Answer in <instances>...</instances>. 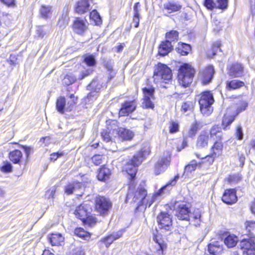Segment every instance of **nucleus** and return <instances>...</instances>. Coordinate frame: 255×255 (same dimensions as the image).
<instances>
[{
  "mask_svg": "<svg viewBox=\"0 0 255 255\" xmlns=\"http://www.w3.org/2000/svg\"><path fill=\"white\" fill-rule=\"evenodd\" d=\"M179 178V175H176L173 179L170 180L165 185L162 187L156 193V195L152 196L150 200L149 197L147 196V191L144 189L140 188L134 193L133 190H131V187H130L127 195L126 201L128 202L131 200V202H137L138 206L145 205L146 207H150L155 201L156 196L157 195H161L162 193L165 192V190L167 192L170 191L172 186L176 184Z\"/></svg>",
  "mask_w": 255,
  "mask_h": 255,
  "instance_id": "obj_1",
  "label": "nucleus"
},
{
  "mask_svg": "<svg viewBox=\"0 0 255 255\" xmlns=\"http://www.w3.org/2000/svg\"><path fill=\"white\" fill-rule=\"evenodd\" d=\"M150 152L149 146L148 145L144 146L125 165V170L130 176L131 180L133 179L135 176L137 170V167L141 164L146 156L148 155Z\"/></svg>",
  "mask_w": 255,
  "mask_h": 255,
  "instance_id": "obj_2",
  "label": "nucleus"
},
{
  "mask_svg": "<svg viewBox=\"0 0 255 255\" xmlns=\"http://www.w3.org/2000/svg\"><path fill=\"white\" fill-rule=\"evenodd\" d=\"M172 72L166 65L159 63L155 68L153 75V81L155 84H160V87L166 88L165 85L171 80Z\"/></svg>",
  "mask_w": 255,
  "mask_h": 255,
  "instance_id": "obj_3",
  "label": "nucleus"
},
{
  "mask_svg": "<svg viewBox=\"0 0 255 255\" xmlns=\"http://www.w3.org/2000/svg\"><path fill=\"white\" fill-rule=\"evenodd\" d=\"M195 73V69L190 65L185 63L181 65L178 75L180 85L185 88L189 86L193 81Z\"/></svg>",
  "mask_w": 255,
  "mask_h": 255,
  "instance_id": "obj_4",
  "label": "nucleus"
},
{
  "mask_svg": "<svg viewBox=\"0 0 255 255\" xmlns=\"http://www.w3.org/2000/svg\"><path fill=\"white\" fill-rule=\"evenodd\" d=\"M201 112L205 115L208 116L213 111L212 105L214 102L213 94L211 91H206L198 96Z\"/></svg>",
  "mask_w": 255,
  "mask_h": 255,
  "instance_id": "obj_5",
  "label": "nucleus"
},
{
  "mask_svg": "<svg viewBox=\"0 0 255 255\" xmlns=\"http://www.w3.org/2000/svg\"><path fill=\"white\" fill-rule=\"evenodd\" d=\"M156 220L161 232L170 234L173 229L172 216L166 212H161L157 216Z\"/></svg>",
  "mask_w": 255,
  "mask_h": 255,
  "instance_id": "obj_6",
  "label": "nucleus"
},
{
  "mask_svg": "<svg viewBox=\"0 0 255 255\" xmlns=\"http://www.w3.org/2000/svg\"><path fill=\"white\" fill-rule=\"evenodd\" d=\"M69 100H66L64 97L60 96L57 98L56 103V108L57 111L61 114L65 111H71L76 103L77 99L73 94L70 96Z\"/></svg>",
  "mask_w": 255,
  "mask_h": 255,
  "instance_id": "obj_7",
  "label": "nucleus"
},
{
  "mask_svg": "<svg viewBox=\"0 0 255 255\" xmlns=\"http://www.w3.org/2000/svg\"><path fill=\"white\" fill-rule=\"evenodd\" d=\"M95 210L101 215L106 216L108 214L112 204L110 200L104 197L98 196L95 199Z\"/></svg>",
  "mask_w": 255,
  "mask_h": 255,
  "instance_id": "obj_8",
  "label": "nucleus"
},
{
  "mask_svg": "<svg viewBox=\"0 0 255 255\" xmlns=\"http://www.w3.org/2000/svg\"><path fill=\"white\" fill-rule=\"evenodd\" d=\"M142 92L143 93V102H142V108L153 109L154 108L153 101L155 100L154 88L152 86L144 87L142 88Z\"/></svg>",
  "mask_w": 255,
  "mask_h": 255,
  "instance_id": "obj_9",
  "label": "nucleus"
},
{
  "mask_svg": "<svg viewBox=\"0 0 255 255\" xmlns=\"http://www.w3.org/2000/svg\"><path fill=\"white\" fill-rule=\"evenodd\" d=\"M239 246L243 250V253L247 255H255V240L254 236H250L249 239H243L239 244Z\"/></svg>",
  "mask_w": 255,
  "mask_h": 255,
  "instance_id": "obj_10",
  "label": "nucleus"
},
{
  "mask_svg": "<svg viewBox=\"0 0 255 255\" xmlns=\"http://www.w3.org/2000/svg\"><path fill=\"white\" fill-rule=\"evenodd\" d=\"M215 69L213 66L209 65L201 70L199 73V77L203 85L210 83L213 78L215 74Z\"/></svg>",
  "mask_w": 255,
  "mask_h": 255,
  "instance_id": "obj_11",
  "label": "nucleus"
},
{
  "mask_svg": "<svg viewBox=\"0 0 255 255\" xmlns=\"http://www.w3.org/2000/svg\"><path fill=\"white\" fill-rule=\"evenodd\" d=\"M88 25L86 20L76 18L73 23V31L75 33L83 36L88 30Z\"/></svg>",
  "mask_w": 255,
  "mask_h": 255,
  "instance_id": "obj_12",
  "label": "nucleus"
},
{
  "mask_svg": "<svg viewBox=\"0 0 255 255\" xmlns=\"http://www.w3.org/2000/svg\"><path fill=\"white\" fill-rule=\"evenodd\" d=\"M92 211V208L90 204L83 203L77 207L74 213L78 218L84 221Z\"/></svg>",
  "mask_w": 255,
  "mask_h": 255,
  "instance_id": "obj_13",
  "label": "nucleus"
},
{
  "mask_svg": "<svg viewBox=\"0 0 255 255\" xmlns=\"http://www.w3.org/2000/svg\"><path fill=\"white\" fill-rule=\"evenodd\" d=\"M92 72L93 70L89 69L85 71L82 72L78 77L71 73L67 74L63 80V83L67 86L70 85L74 83L77 79L80 80H82L85 77L90 75Z\"/></svg>",
  "mask_w": 255,
  "mask_h": 255,
  "instance_id": "obj_14",
  "label": "nucleus"
},
{
  "mask_svg": "<svg viewBox=\"0 0 255 255\" xmlns=\"http://www.w3.org/2000/svg\"><path fill=\"white\" fill-rule=\"evenodd\" d=\"M136 108V103L134 100L126 101L122 105V107L119 111V115L120 116H128L134 111Z\"/></svg>",
  "mask_w": 255,
  "mask_h": 255,
  "instance_id": "obj_15",
  "label": "nucleus"
},
{
  "mask_svg": "<svg viewBox=\"0 0 255 255\" xmlns=\"http://www.w3.org/2000/svg\"><path fill=\"white\" fill-rule=\"evenodd\" d=\"M190 211L186 205L183 203L178 205L176 211V215L179 220H190Z\"/></svg>",
  "mask_w": 255,
  "mask_h": 255,
  "instance_id": "obj_16",
  "label": "nucleus"
},
{
  "mask_svg": "<svg viewBox=\"0 0 255 255\" xmlns=\"http://www.w3.org/2000/svg\"><path fill=\"white\" fill-rule=\"evenodd\" d=\"M222 200L227 204H232L236 203L237 201L236 190L233 189L226 190L222 196Z\"/></svg>",
  "mask_w": 255,
  "mask_h": 255,
  "instance_id": "obj_17",
  "label": "nucleus"
},
{
  "mask_svg": "<svg viewBox=\"0 0 255 255\" xmlns=\"http://www.w3.org/2000/svg\"><path fill=\"white\" fill-rule=\"evenodd\" d=\"M170 160L168 157H162L155 165V173L158 175L165 171L169 164Z\"/></svg>",
  "mask_w": 255,
  "mask_h": 255,
  "instance_id": "obj_18",
  "label": "nucleus"
},
{
  "mask_svg": "<svg viewBox=\"0 0 255 255\" xmlns=\"http://www.w3.org/2000/svg\"><path fill=\"white\" fill-rule=\"evenodd\" d=\"M173 45L169 40L162 41L158 48V54L162 56L167 55L173 49Z\"/></svg>",
  "mask_w": 255,
  "mask_h": 255,
  "instance_id": "obj_19",
  "label": "nucleus"
},
{
  "mask_svg": "<svg viewBox=\"0 0 255 255\" xmlns=\"http://www.w3.org/2000/svg\"><path fill=\"white\" fill-rule=\"evenodd\" d=\"M209 141V133L207 131H202L198 136L196 146L198 148H204L207 146Z\"/></svg>",
  "mask_w": 255,
  "mask_h": 255,
  "instance_id": "obj_20",
  "label": "nucleus"
},
{
  "mask_svg": "<svg viewBox=\"0 0 255 255\" xmlns=\"http://www.w3.org/2000/svg\"><path fill=\"white\" fill-rule=\"evenodd\" d=\"M243 74V67L241 64L236 63L232 64L229 69V75L232 77H240Z\"/></svg>",
  "mask_w": 255,
  "mask_h": 255,
  "instance_id": "obj_21",
  "label": "nucleus"
},
{
  "mask_svg": "<svg viewBox=\"0 0 255 255\" xmlns=\"http://www.w3.org/2000/svg\"><path fill=\"white\" fill-rule=\"evenodd\" d=\"M117 132L122 140H130L134 136V133L131 130L123 128H119Z\"/></svg>",
  "mask_w": 255,
  "mask_h": 255,
  "instance_id": "obj_22",
  "label": "nucleus"
},
{
  "mask_svg": "<svg viewBox=\"0 0 255 255\" xmlns=\"http://www.w3.org/2000/svg\"><path fill=\"white\" fill-rule=\"evenodd\" d=\"M83 184L79 182H73L68 184L65 188V192L68 195L73 194L78 190L82 189Z\"/></svg>",
  "mask_w": 255,
  "mask_h": 255,
  "instance_id": "obj_23",
  "label": "nucleus"
},
{
  "mask_svg": "<svg viewBox=\"0 0 255 255\" xmlns=\"http://www.w3.org/2000/svg\"><path fill=\"white\" fill-rule=\"evenodd\" d=\"M122 234L123 233L122 231H119L102 239L101 241L104 243L106 247L108 248L115 240H116L121 237Z\"/></svg>",
  "mask_w": 255,
  "mask_h": 255,
  "instance_id": "obj_24",
  "label": "nucleus"
},
{
  "mask_svg": "<svg viewBox=\"0 0 255 255\" xmlns=\"http://www.w3.org/2000/svg\"><path fill=\"white\" fill-rule=\"evenodd\" d=\"M90 4L88 0H80L77 3L75 11L79 14H83L89 10Z\"/></svg>",
  "mask_w": 255,
  "mask_h": 255,
  "instance_id": "obj_25",
  "label": "nucleus"
},
{
  "mask_svg": "<svg viewBox=\"0 0 255 255\" xmlns=\"http://www.w3.org/2000/svg\"><path fill=\"white\" fill-rule=\"evenodd\" d=\"M208 250L212 255H220L223 251V248L218 242H214L209 244Z\"/></svg>",
  "mask_w": 255,
  "mask_h": 255,
  "instance_id": "obj_26",
  "label": "nucleus"
},
{
  "mask_svg": "<svg viewBox=\"0 0 255 255\" xmlns=\"http://www.w3.org/2000/svg\"><path fill=\"white\" fill-rule=\"evenodd\" d=\"M64 239V237L60 234H52L48 236V241L52 246L61 245Z\"/></svg>",
  "mask_w": 255,
  "mask_h": 255,
  "instance_id": "obj_27",
  "label": "nucleus"
},
{
  "mask_svg": "<svg viewBox=\"0 0 255 255\" xmlns=\"http://www.w3.org/2000/svg\"><path fill=\"white\" fill-rule=\"evenodd\" d=\"M163 7L169 13L179 11L181 8V5L173 1H168L164 3Z\"/></svg>",
  "mask_w": 255,
  "mask_h": 255,
  "instance_id": "obj_28",
  "label": "nucleus"
},
{
  "mask_svg": "<svg viewBox=\"0 0 255 255\" xmlns=\"http://www.w3.org/2000/svg\"><path fill=\"white\" fill-rule=\"evenodd\" d=\"M111 172L109 168L105 167L101 168L97 175V178L99 180L106 181L110 178Z\"/></svg>",
  "mask_w": 255,
  "mask_h": 255,
  "instance_id": "obj_29",
  "label": "nucleus"
},
{
  "mask_svg": "<svg viewBox=\"0 0 255 255\" xmlns=\"http://www.w3.org/2000/svg\"><path fill=\"white\" fill-rule=\"evenodd\" d=\"M9 159L14 164H20L22 158V152L17 149L11 151L9 154Z\"/></svg>",
  "mask_w": 255,
  "mask_h": 255,
  "instance_id": "obj_30",
  "label": "nucleus"
},
{
  "mask_svg": "<svg viewBox=\"0 0 255 255\" xmlns=\"http://www.w3.org/2000/svg\"><path fill=\"white\" fill-rule=\"evenodd\" d=\"M102 87L101 79L98 77L94 78L92 82L88 85L87 89L88 90H94L95 91L100 92Z\"/></svg>",
  "mask_w": 255,
  "mask_h": 255,
  "instance_id": "obj_31",
  "label": "nucleus"
},
{
  "mask_svg": "<svg viewBox=\"0 0 255 255\" xmlns=\"http://www.w3.org/2000/svg\"><path fill=\"white\" fill-rule=\"evenodd\" d=\"M211 137L216 140H221L222 139L223 133L221 128L218 126H214L210 130Z\"/></svg>",
  "mask_w": 255,
  "mask_h": 255,
  "instance_id": "obj_32",
  "label": "nucleus"
},
{
  "mask_svg": "<svg viewBox=\"0 0 255 255\" xmlns=\"http://www.w3.org/2000/svg\"><path fill=\"white\" fill-rule=\"evenodd\" d=\"M140 6V3L138 2L135 3L133 6V23L135 27L139 26Z\"/></svg>",
  "mask_w": 255,
  "mask_h": 255,
  "instance_id": "obj_33",
  "label": "nucleus"
},
{
  "mask_svg": "<svg viewBox=\"0 0 255 255\" xmlns=\"http://www.w3.org/2000/svg\"><path fill=\"white\" fill-rule=\"evenodd\" d=\"M39 13L42 18H48L52 13V7L50 5H42L39 8Z\"/></svg>",
  "mask_w": 255,
  "mask_h": 255,
  "instance_id": "obj_34",
  "label": "nucleus"
},
{
  "mask_svg": "<svg viewBox=\"0 0 255 255\" xmlns=\"http://www.w3.org/2000/svg\"><path fill=\"white\" fill-rule=\"evenodd\" d=\"M154 241L157 244L158 249V252H161V255H163V252L166 250L167 248V244L165 241L160 237L158 236H154Z\"/></svg>",
  "mask_w": 255,
  "mask_h": 255,
  "instance_id": "obj_35",
  "label": "nucleus"
},
{
  "mask_svg": "<svg viewBox=\"0 0 255 255\" xmlns=\"http://www.w3.org/2000/svg\"><path fill=\"white\" fill-rule=\"evenodd\" d=\"M244 83L243 82L237 80H233L227 82V89L229 90H236L244 86Z\"/></svg>",
  "mask_w": 255,
  "mask_h": 255,
  "instance_id": "obj_36",
  "label": "nucleus"
},
{
  "mask_svg": "<svg viewBox=\"0 0 255 255\" xmlns=\"http://www.w3.org/2000/svg\"><path fill=\"white\" fill-rule=\"evenodd\" d=\"M237 242L238 237L234 235H229L224 240V243L228 248L235 247Z\"/></svg>",
  "mask_w": 255,
  "mask_h": 255,
  "instance_id": "obj_37",
  "label": "nucleus"
},
{
  "mask_svg": "<svg viewBox=\"0 0 255 255\" xmlns=\"http://www.w3.org/2000/svg\"><path fill=\"white\" fill-rule=\"evenodd\" d=\"M176 50L182 55H187L191 51V46L189 44L182 43L179 45Z\"/></svg>",
  "mask_w": 255,
  "mask_h": 255,
  "instance_id": "obj_38",
  "label": "nucleus"
},
{
  "mask_svg": "<svg viewBox=\"0 0 255 255\" xmlns=\"http://www.w3.org/2000/svg\"><path fill=\"white\" fill-rule=\"evenodd\" d=\"M74 234L85 240H89L90 238V234L81 228H76L74 231Z\"/></svg>",
  "mask_w": 255,
  "mask_h": 255,
  "instance_id": "obj_39",
  "label": "nucleus"
},
{
  "mask_svg": "<svg viewBox=\"0 0 255 255\" xmlns=\"http://www.w3.org/2000/svg\"><path fill=\"white\" fill-rule=\"evenodd\" d=\"M234 120L235 118L233 116H224L223 119L222 124L224 129H228L229 128L228 127L231 125Z\"/></svg>",
  "mask_w": 255,
  "mask_h": 255,
  "instance_id": "obj_40",
  "label": "nucleus"
},
{
  "mask_svg": "<svg viewBox=\"0 0 255 255\" xmlns=\"http://www.w3.org/2000/svg\"><path fill=\"white\" fill-rule=\"evenodd\" d=\"M179 33L176 30H171L170 31L167 32L166 34V40H169L173 42L178 40Z\"/></svg>",
  "mask_w": 255,
  "mask_h": 255,
  "instance_id": "obj_41",
  "label": "nucleus"
},
{
  "mask_svg": "<svg viewBox=\"0 0 255 255\" xmlns=\"http://www.w3.org/2000/svg\"><path fill=\"white\" fill-rule=\"evenodd\" d=\"M200 129V124L197 122L193 123L191 128L188 131V135L189 137H192L195 135L198 130Z\"/></svg>",
  "mask_w": 255,
  "mask_h": 255,
  "instance_id": "obj_42",
  "label": "nucleus"
},
{
  "mask_svg": "<svg viewBox=\"0 0 255 255\" xmlns=\"http://www.w3.org/2000/svg\"><path fill=\"white\" fill-rule=\"evenodd\" d=\"M90 18L94 20L95 24L100 25L102 23V18L96 10H93L90 13Z\"/></svg>",
  "mask_w": 255,
  "mask_h": 255,
  "instance_id": "obj_43",
  "label": "nucleus"
},
{
  "mask_svg": "<svg viewBox=\"0 0 255 255\" xmlns=\"http://www.w3.org/2000/svg\"><path fill=\"white\" fill-rule=\"evenodd\" d=\"M246 230L249 233L250 236H254V233L255 232V222L248 221L246 223Z\"/></svg>",
  "mask_w": 255,
  "mask_h": 255,
  "instance_id": "obj_44",
  "label": "nucleus"
},
{
  "mask_svg": "<svg viewBox=\"0 0 255 255\" xmlns=\"http://www.w3.org/2000/svg\"><path fill=\"white\" fill-rule=\"evenodd\" d=\"M197 165V163L196 161L195 160H192L189 164L185 167L184 172L191 173L196 169Z\"/></svg>",
  "mask_w": 255,
  "mask_h": 255,
  "instance_id": "obj_45",
  "label": "nucleus"
},
{
  "mask_svg": "<svg viewBox=\"0 0 255 255\" xmlns=\"http://www.w3.org/2000/svg\"><path fill=\"white\" fill-rule=\"evenodd\" d=\"M84 61L89 66H93L96 64L95 58L92 55L86 56L84 58Z\"/></svg>",
  "mask_w": 255,
  "mask_h": 255,
  "instance_id": "obj_46",
  "label": "nucleus"
},
{
  "mask_svg": "<svg viewBox=\"0 0 255 255\" xmlns=\"http://www.w3.org/2000/svg\"><path fill=\"white\" fill-rule=\"evenodd\" d=\"M194 105L192 102L190 101H187L183 103L181 109L184 112H186L188 111H191L193 108Z\"/></svg>",
  "mask_w": 255,
  "mask_h": 255,
  "instance_id": "obj_47",
  "label": "nucleus"
},
{
  "mask_svg": "<svg viewBox=\"0 0 255 255\" xmlns=\"http://www.w3.org/2000/svg\"><path fill=\"white\" fill-rule=\"evenodd\" d=\"M179 126L178 123L174 121H171L169 123V130L171 133L177 132L179 130Z\"/></svg>",
  "mask_w": 255,
  "mask_h": 255,
  "instance_id": "obj_48",
  "label": "nucleus"
},
{
  "mask_svg": "<svg viewBox=\"0 0 255 255\" xmlns=\"http://www.w3.org/2000/svg\"><path fill=\"white\" fill-rule=\"evenodd\" d=\"M221 141V140H216L213 146L212 147L213 152L215 151L217 153V155H219L220 152L223 148V144Z\"/></svg>",
  "mask_w": 255,
  "mask_h": 255,
  "instance_id": "obj_49",
  "label": "nucleus"
},
{
  "mask_svg": "<svg viewBox=\"0 0 255 255\" xmlns=\"http://www.w3.org/2000/svg\"><path fill=\"white\" fill-rule=\"evenodd\" d=\"M105 67L108 71L110 72L109 79L111 80L116 74V73L113 71V64L112 63V62L111 61H107L105 64Z\"/></svg>",
  "mask_w": 255,
  "mask_h": 255,
  "instance_id": "obj_50",
  "label": "nucleus"
},
{
  "mask_svg": "<svg viewBox=\"0 0 255 255\" xmlns=\"http://www.w3.org/2000/svg\"><path fill=\"white\" fill-rule=\"evenodd\" d=\"M220 47H221L220 41H218L213 43L212 48V56H211L212 58H213L214 56H215L217 54L218 50H219V51L221 52V49L220 48Z\"/></svg>",
  "mask_w": 255,
  "mask_h": 255,
  "instance_id": "obj_51",
  "label": "nucleus"
},
{
  "mask_svg": "<svg viewBox=\"0 0 255 255\" xmlns=\"http://www.w3.org/2000/svg\"><path fill=\"white\" fill-rule=\"evenodd\" d=\"M235 135L238 140H242L244 137V133L242 127L241 125H238L236 129Z\"/></svg>",
  "mask_w": 255,
  "mask_h": 255,
  "instance_id": "obj_52",
  "label": "nucleus"
},
{
  "mask_svg": "<svg viewBox=\"0 0 255 255\" xmlns=\"http://www.w3.org/2000/svg\"><path fill=\"white\" fill-rule=\"evenodd\" d=\"M1 171L8 173L10 172L12 169V166L10 162L7 161H5L3 162V165L1 167Z\"/></svg>",
  "mask_w": 255,
  "mask_h": 255,
  "instance_id": "obj_53",
  "label": "nucleus"
},
{
  "mask_svg": "<svg viewBox=\"0 0 255 255\" xmlns=\"http://www.w3.org/2000/svg\"><path fill=\"white\" fill-rule=\"evenodd\" d=\"M218 5L217 6V8L223 10L226 9L228 6V0H217Z\"/></svg>",
  "mask_w": 255,
  "mask_h": 255,
  "instance_id": "obj_54",
  "label": "nucleus"
},
{
  "mask_svg": "<svg viewBox=\"0 0 255 255\" xmlns=\"http://www.w3.org/2000/svg\"><path fill=\"white\" fill-rule=\"evenodd\" d=\"M204 4L205 6L209 10L217 8L216 4L213 0H205Z\"/></svg>",
  "mask_w": 255,
  "mask_h": 255,
  "instance_id": "obj_55",
  "label": "nucleus"
},
{
  "mask_svg": "<svg viewBox=\"0 0 255 255\" xmlns=\"http://www.w3.org/2000/svg\"><path fill=\"white\" fill-rule=\"evenodd\" d=\"M91 92L88 94L87 98L89 100V102L95 100L98 97L99 92L94 90H90Z\"/></svg>",
  "mask_w": 255,
  "mask_h": 255,
  "instance_id": "obj_56",
  "label": "nucleus"
},
{
  "mask_svg": "<svg viewBox=\"0 0 255 255\" xmlns=\"http://www.w3.org/2000/svg\"><path fill=\"white\" fill-rule=\"evenodd\" d=\"M70 255H85V252L82 247H78L72 251Z\"/></svg>",
  "mask_w": 255,
  "mask_h": 255,
  "instance_id": "obj_57",
  "label": "nucleus"
},
{
  "mask_svg": "<svg viewBox=\"0 0 255 255\" xmlns=\"http://www.w3.org/2000/svg\"><path fill=\"white\" fill-rule=\"evenodd\" d=\"M92 160L95 165H99L102 163V156L99 154L95 155L92 158Z\"/></svg>",
  "mask_w": 255,
  "mask_h": 255,
  "instance_id": "obj_58",
  "label": "nucleus"
},
{
  "mask_svg": "<svg viewBox=\"0 0 255 255\" xmlns=\"http://www.w3.org/2000/svg\"><path fill=\"white\" fill-rule=\"evenodd\" d=\"M36 34L40 38H43L46 34V32L44 29L43 26H38L36 28Z\"/></svg>",
  "mask_w": 255,
  "mask_h": 255,
  "instance_id": "obj_59",
  "label": "nucleus"
},
{
  "mask_svg": "<svg viewBox=\"0 0 255 255\" xmlns=\"http://www.w3.org/2000/svg\"><path fill=\"white\" fill-rule=\"evenodd\" d=\"M7 61L10 65L15 66L18 64L17 62V56L15 54H10Z\"/></svg>",
  "mask_w": 255,
  "mask_h": 255,
  "instance_id": "obj_60",
  "label": "nucleus"
},
{
  "mask_svg": "<svg viewBox=\"0 0 255 255\" xmlns=\"http://www.w3.org/2000/svg\"><path fill=\"white\" fill-rule=\"evenodd\" d=\"M85 221H86L90 226H92L97 222V219L95 217L91 216L90 214H89Z\"/></svg>",
  "mask_w": 255,
  "mask_h": 255,
  "instance_id": "obj_61",
  "label": "nucleus"
},
{
  "mask_svg": "<svg viewBox=\"0 0 255 255\" xmlns=\"http://www.w3.org/2000/svg\"><path fill=\"white\" fill-rule=\"evenodd\" d=\"M104 140L106 142H109L111 141V137L110 135V133L107 130H104L101 134Z\"/></svg>",
  "mask_w": 255,
  "mask_h": 255,
  "instance_id": "obj_62",
  "label": "nucleus"
},
{
  "mask_svg": "<svg viewBox=\"0 0 255 255\" xmlns=\"http://www.w3.org/2000/svg\"><path fill=\"white\" fill-rule=\"evenodd\" d=\"M201 217V214L200 211L199 209H196L194 210L193 213V215L190 216V219L193 218L195 220H198L199 221H200Z\"/></svg>",
  "mask_w": 255,
  "mask_h": 255,
  "instance_id": "obj_63",
  "label": "nucleus"
},
{
  "mask_svg": "<svg viewBox=\"0 0 255 255\" xmlns=\"http://www.w3.org/2000/svg\"><path fill=\"white\" fill-rule=\"evenodd\" d=\"M216 155L217 153L215 151H214V152H213L211 155H207L205 157V158L209 164H212L214 162V159L216 157Z\"/></svg>",
  "mask_w": 255,
  "mask_h": 255,
  "instance_id": "obj_64",
  "label": "nucleus"
}]
</instances>
